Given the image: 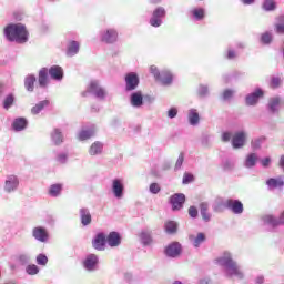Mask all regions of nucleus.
I'll use <instances>...</instances> for the list:
<instances>
[{
  "label": "nucleus",
  "instance_id": "nucleus-19",
  "mask_svg": "<svg viewBox=\"0 0 284 284\" xmlns=\"http://www.w3.org/2000/svg\"><path fill=\"white\" fill-rule=\"evenodd\" d=\"M80 216V223L83 225V227H88V225H91L92 223V213H90V209L82 207L79 211Z\"/></svg>",
  "mask_w": 284,
  "mask_h": 284
},
{
  "label": "nucleus",
  "instance_id": "nucleus-26",
  "mask_svg": "<svg viewBox=\"0 0 284 284\" xmlns=\"http://www.w3.org/2000/svg\"><path fill=\"white\" fill-rule=\"evenodd\" d=\"M207 210H210V204H207V202L200 203V214L204 223H210V221H212V214L207 212Z\"/></svg>",
  "mask_w": 284,
  "mask_h": 284
},
{
  "label": "nucleus",
  "instance_id": "nucleus-64",
  "mask_svg": "<svg viewBox=\"0 0 284 284\" xmlns=\"http://www.w3.org/2000/svg\"><path fill=\"white\" fill-rule=\"evenodd\" d=\"M231 139H232V133L227 131L222 133V141H224V143H227Z\"/></svg>",
  "mask_w": 284,
  "mask_h": 284
},
{
  "label": "nucleus",
  "instance_id": "nucleus-21",
  "mask_svg": "<svg viewBox=\"0 0 284 284\" xmlns=\"http://www.w3.org/2000/svg\"><path fill=\"white\" fill-rule=\"evenodd\" d=\"M48 74H50L49 71H48V68H42L39 71V74H38V85L42 90H45V88H48V84L50 83Z\"/></svg>",
  "mask_w": 284,
  "mask_h": 284
},
{
  "label": "nucleus",
  "instance_id": "nucleus-59",
  "mask_svg": "<svg viewBox=\"0 0 284 284\" xmlns=\"http://www.w3.org/2000/svg\"><path fill=\"white\" fill-rule=\"evenodd\" d=\"M178 115H179V109H176V106H172L169 109L168 111L169 119H176Z\"/></svg>",
  "mask_w": 284,
  "mask_h": 284
},
{
  "label": "nucleus",
  "instance_id": "nucleus-28",
  "mask_svg": "<svg viewBox=\"0 0 284 284\" xmlns=\"http://www.w3.org/2000/svg\"><path fill=\"white\" fill-rule=\"evenodd\" d=\"M266 185L268 190H276L278 187H283L284 185L283 178H270L266 180Z\"/></svg>",
  "mask_w": 284,
  "mask_h": 284
},
{
  "label": "nucleus",
  "instance_id": "nucleus-34",
  "mask_svg": "<svg viewBox=\"0 0 284 284\" xmlns=\"http://www.w3.org/2000/svg\"><path fill=\"white\" fill-rule=\"evenodd\" d=\"M187 118L190 125H199V121H201V116L199 115V111H196V109H190Z\"/></svg>",
  "mask_w": 284,
  "mask_h": 284
},
{
  "label": "nucleus",
  "instance_id": "nucleus-12",
  "mask_svg": "<svg viewBox=\"0 0 284 284\" xmlns=\"http://www.w3.org/2000/svg\"><path fill=\"white\" fill-rule=\"evenodd\" d=\"M3 190L7 194H12L19 190V178L17 175H7Z\"/></svg>",
  "mask_w": 284,
  "mask_h": 284
},
{
  "label": "nucleus",
  "instance_id": "nucleus-42",
  "mask_svg": "<svg viewBox=\"0 0 284 284\" xmlns=\"http://www.w3.org/2000/svg\"><path fill=\"white\" fill-rule=\"evenodd\" d=\"M79 141H88V139H92L94 136V130L93 129H88V130H82L79 132Z\"/></svg>",
  "mask_w": 284,
  "mask_h": 284
},
{
  "label": "nucleus",
  "instance_id": "nucleus-27",
  "mask_svg": "<svg viewBox=\"0 0 284 284\" xmlns=\"http://www.w3.org/2000/svg\"><path fill=\"white\" fill-rule=\"evenodd\" d=\"M263 224L270 227H278L281 225V217H275L274 215H264L262 217Z\"/></svg>",
  "mask_w": 284,
  "mask_h": 284
},
{
  "label": "nucleus",
  "instance_id": "nucleus-13",
  "mask_svg": "<svg viewBox=\"0 0 284 284\" xmlns=\"http://www.w3.org/2000/svg\"><path fill=\"white\" fill-rule=\"evenodd\" d=\"M111 191L115 199H122L125 194V185L123 184V180L114 179L111 184Z\"/></svg>",
  "mask_w": 284,
  "mask_h": 284
},
{
  "label": "nucleus",
  "instance_id": "nucleus-53",
  "mask_svg": "<svg viewBox=\"0 0 284 284\" xmlns=\"http://www.w3.org/2000/svg\"><path fill=\"white\" fill-rule=\"evenodd\" d=\"M55 161L58 163H61V165H65V163H68V153H64V152L58 153Z\"/></svg>",
  "mask_w": 284,
  "mask_h": 284
},
{
  "label": "nucleus",
  "instance_id": "nucleus-8",
  "mask_svg": "<svg viewBox=\"0 0 284 284\" xmlns=\"http://www.w3.org/2000/svg\"><path fill=\"white\" fill-rule=\"evenodd\" d=\"M125 82V92H134L139 84L141 83V79L139 78V73L136 72H129L124 77Z\"/></svg>",
  "mask_w": 284,
  "mask_h": 284
},
{
  "label": "nucleus",
  "instance_id": "nucleus-25",
  "mask_svg": "<svg viewBox=\"0 0 284 284\" xmlns=\"http://www.w3.org/2000/svg\"><path fill=\"white\" fill-rule=\"evenodd\" d=\"M81 49V44L79 41L71 40L67 45V57H77L79 54V50Z\"/></svg>",
  "mask_w": 284,
  "mask_h": 284
},
{
  "label": "nucleus",
  "instance_id": "nucleus-50",
  "mask_svg": "<svg viewBox=\"0 0 284 284\" xmlns=\"http://www.w3.org/2000/svg\"><path fill=\"white\" fill-rule=\"evenodd\" d=\"M222 170L224 172H232V170H234V161H232V160H224L222 162Z\"/></svg>",
  "mask_w": 284,
  "mask_h": 284
},
{
  "label": "nucleus",
  "instance_id": "nucleus-54",
  "mask_svg": "<svg viewBox=\"0 0 284 284\" xmlns=\"http://www.w3.org/2000/svg\"><path fill=\"white\" fill-rule=\"evenodd\" d=\"M193 181L194 175L192 173L185 172L182 180L183 185H189V183H192Z\"/></svg>",
  "mask_w": 284,
  "mask_h": 284
},
{
  "label": "nucleus",
  "instance_id": "nucleus-62",
  "mask_svg": "<svg viewBox=\"0 0 284 284\" xmlns=\"http://www.w3.org/2000/svg\"><path fill=\"white\" fill-rule=\"evenodd\" d=\"M145 103H148L149 105H151V103H154V95H151V94L143 95V105H145Z\"/></svg>",
  "mask_w": 284,
  "mask_h": 284
},
{
  "label": "nucleus",
  "instance_id": "nucleus-57",
  "mask_svg": "<svg viewBox=\"0 0 284 284\" xmlns=\"http://www.w3.org/2000/svg\"><path fill=\"white\" fill-rule=\"evenodd\" d=\"M225 202H217L213 205V212L221 213L223 210H225Z\"/></svg>",
  "mask_w": 284,
  "mask_h": 284
},
{
  "label": "nucleus",
  "instance_id": "nucleus-18",
  "mask_svg": "<svg viewBox=\"0 0 284 284\" xmlns=\"http://www.w3.org/2000/svg\"><path fill=\"white\" fill-rule=\"evenodd\" d=\"M281 108V97H273L268 99L266 110L268 114H278Z\"/></svg>",
  "mask_w": 284,
  "mask_h": 284
},
{
  "label": "nucleus",
  "instance_id": "nucleus-5",
  "mask_svg": "<svg viewBox=\"0 0 284 284\" xmlns=\"http://www.w3.org/2000/svg\"><path fill=\"white\" fill-rule=\"evenodd\" d=\"M165 17H168V11H165V8L158 7L153 10L149 23L152 28H161V26H163V19H165Z\"/></svg>",
  "mask_w": 284,
  "mask_h": 284
},
{
  "label": "nucleus",
  "instance_id": "nucleus-32",
  "mask_svg": "<svg viewBox=\"0 0 284 284\" xmlns=\"http://www.w3.org/2000/svg\"><path fill=\"white\" fill-rule=\"evenodd\" d=\"M14 101H17V97H14V93H9L4 97L2 101V108L3 110H9L14 105Z\"/></svg>",
  "mask_w": 284,
  "mask_h": 284
},
{
  "label": "nucleus",
  "instance_id": "nucleus-37",
  "mask_svg": "<svg viewBox=\"0 0 284 284\" xmlns=\"http://www.w3.org/2000/svg\"><path fill=\"white\" fill-rule=\"evenodd\" d=\"M50 105V100H42L38 102L31 109L32 114H40L42 110L48 108Z\"/></svg>",
  "mask_w": 284,
  "mask_h": 284
},
{
  "label": "nucleus",
  "instance_id": "nucleus-40",
  "mask_svg": "<svg viewBox=\"0 0 284 284\" xmlns=\"http://www.w3.org/2000/svg\"><path fill=\"white\" fill-rule=\"evenodd\" d=\"M262 10L264 12H274L276 10V0H263Z\"/></svg>",
  "mask_w": 284,
  "mask_h": 284
},
{
  "label": "nucleus",
  "instance_id": "nucleus-47",
  "mask_svg": "<svg viewBox=\"0 0 284 284\" xmlns=\"http://www.w3.org/2000/svg\"><path fill=\"white\" fill-rule=\"evenodd\" d=\"M263 143H265V136H260L255 140H252L251 146L253 150H261V145H263Z\"/></svg>",
  "mask_w": 284,
  "mask_h": 284
},
{
  "label": "nucleus",
  "instance_id": "nucleus-52",
  "mask_svg": "<svg viewBox=\"0 0 284 284\" xmlns=\"http://www.w3.org/2000/svg\"><path fill=\"white\" fill-rule=\"evenodd\" d=\"M183 161H185V154L180 153V155L175 162V166H174L175 172H179V170H181V168H183Z\"/></svg>",
  "mask_w": 284,
  "mask_h": 284
},
{
  "label": "nucleus",
  "instance_id": "nucleus-24",
  "mask_svg": "<svg viewBox=\"0 0 284 284\" xmlns=\"http://www.w3.org/2000/svg\"><path fill=\"white\" fill-rule=\"evenodd\" d=\"M243 145H245V132L240 131L233 136L232 146L234 150H240V148H243Z\"/></svg>",
  "mask_w": 284,
  "mask_h": 284
},
{
  "label": "nucleus",
  "instance_id": "nucleus-20",
  "mask_svg": "<svg viewBox=\"0 0 284 284\" xmlns=\"http://www.w3.org/2000/svg\"><path fill=\"white\" fill-rule=\"evenodd\" d=\"M28 119L24 116H19L12 121L11 128L13 132H23V130L28 128Z\"/></svg>",
  "mask_w": 284,
  "mask_h": 284
},
{
  "label": "nucleus",
  "instance_id": "nucleus-2",
  "mask_svg": "<svg viewBox=\"0 0 284 284\" xmlns=\"http://www.w3.org/2000/svg\"><path fill=\"white\" fill-rule=\"evenodd\" d=\"M215 263L225 270L226 276L229 277L236 276V278L241 281L245 276L239 267V264L232 258V253L230 252H224L222 256L215 260Z\"/></svg>",
  "mask_w": 284,
  "mask_h": 284
},
{
  "label": "nucleus",
  "instance_id": "nucleus-49",
  "mask_svg": "<svg viewBox=\"0 0 284 284\" xmlns=\"http://www.w3.org/2000/svg\"><path fill=\"white\" fill-rule=\"evenodd\" d=\"M234 98V90L225 89L221 95L222 101H232Z\"/></svg>",
  "mask_w": 284,
  "mask_h": 284
},
{
  "label": "nucleus",
  "instance_id": "nucleus-31",
  "mask_svg": "<svg viewBox=\"0 0 284 284\" xmlns=\"http://www.w3.org/2000/svg\"><path fill=\"white\" fill-rule=\"evenodd\" d=\"M257 162L258 155H256V153H248L244 161V168H247L248 170L255 168Z\"/></svg>",
  "mask_w": 284,
  "mask_h": 284
},
{
  "label": "nucleus",
  "instance_id": "nucleus-6",
  "mask_svg": "<svg viewBox=\"0 0 284 284\" xmlns=\"http://www.w3.org/2000/svg\"><path fill=\"white\" fill-rule=\"evenodd\" d=\"M263 97H265V90H263L261 87H257L251 93L246 94L245 105H258V102L261 101V99H263Z\"/></svg>",
  "mask_w": 284,
  "mask_h": 284
},
{
  "label": "nucleus",
  "instance_id": "nucleus-4",
  "mask_svg": "<svg viewBox=\"0 0 284 284\" xmlns=\"http://www.w3.org/2000/svg\"><path fill=\"white\" fill-rule=\"evenodd\" d=\"M150 72L161 85H170L171 83H174V75L168 69L160 71L156 65H151Z\"/></svg>",
  "mask_w": 284,
  "mask_h": 284
},
{
  "label": "nucleus",
  "instance_id": "nucleus-35",
  "mask_svg": "<svg viewBox=\"0 0 284 284\" xmlns=\"http://www.w3.org/2000/svg\"><path fill=\"white\" fill-rule=\"evenodd\" d=\"M51 141L55 145H61L63 143V132H61V129H54L51 133Z\"/></svg>",
  "mask_w": 284,
  "mask_h": 284
},
{
  "label": "nucleus",
  "instance_id": "nucleus-17",
  "mask_svg": "<svg viewBox=\"0 0 284 284\" xmlns=\"http://www.w3.org/2000/svg\"><path fill=\"white\" fill-rule=\"evenodd\" d=\"M129 101L132 108L140 109L143 105V91H132Z\"/></svg>",
  "mask_w": 284,
  "mask_h": 284
},
{
  "label": "nucleus",
  "instance_id": "nucleus-38",
  "mask_svg": "<svg viewBox=\"0 0 284 284\" xmlns=\"http://www.w3.org/2000/svg\"><path fill=\"white\" fill-rule=\"evenodd\" d=\"M191 16L195 21H203L205 19V9L194 8L191 10Z\"/></svg>",
  "mask_w": 284,
  "mask_h": 284
},
{
  "label": "nucleus",
  "instance_id": "nucleus-63",
  "mask_svg": "<svg viewBox=\"0 0 284 284\" xmlns=\"http://www.w3.org/2000/svg\"><path fill=\"white\" fill-rule=\"evenodd\" d=\"M260 163H261L262 168H267L268 165L272 164V158L266 156L264 159H261Z\"/></svg>",
  "mask_w": 284,
  "mask_h": 284
},
{
  "label": "nucleus",
  "instance_id": "nucleus-14",
  "mask_svg": "<svg viewBox=\"0 0 284 284\" xmlns=\"http://www.w3.org/2000/svg\"><path fill=\"white\" fill-rule=\"evenodd\" d=\"M100 39L103 43H116L119 39V31L116 29H105L101 32Z\"/></svg>",
  "mask_w": 284,
  "mask_h": 284
},
{
  "label": "nucleus",
  "instance_id": "nucleus-1",
  "mask_svg": "<svg viewBox=\"0 0 284 284\" xmlns=\"http://www.w3.org/2000/svg\"><path fill=\"white\" fill-rule=\"evenodd\" d=\"M4 37L11 43L23 45V43H28L30 32H28V28L23 23H9L4 28Z\"/></svg>",
  "mask_w": 284,
  "mask_h": 284
},
{
  "label": "nucleus",
  "instance_id": "nucleus-29",
  "mask_svg": "<svg viewBox=\"0 0 284 284\" xmlns=\"http://www.w3.org/2000/svg\"><path fill=\"white\" fill-rule=\"evenodd\" d=\"M90 156H99V154H103V143L100 141H95L91 144L89 149Z\"/></svg>",
  "mask_w": 284,
  "mask_h": 284
},
{
  "label": "nucleus",
  "instance_id": "nucleus-15",
  "mask_svg": "<svg viewBox=\"0 0 284 284\" xmlns=\"http://www.w3.org/2000/svg\"><path fill=\"white\" fill-rule=\"evenodd\" d=\"M225 209L230 210L233 214H243L244 206L241 200L229 199L225 201Z\"/></svg>",
  "mask_w": 284,
  "mask_h": 284
},
{
  "label": "nucleus",
  "instance_id": "nucleus-55",
  "mask_svg": "<svg viewBox=\"0 0 284 284\" xmlns=\"http://www.w3.org/2000/svg\"><path fill=\"white\" fill-rule=\"evenodd\" d=\"M18 263H20V265H28V263H30V255H28V254H20L18 256Z\"/></svg>",
  "mask_w": 284,
  "mask_h": 284
},
{
  "label": "nucleus",
  "instance_id": "nucleus-41",
  "mask_svg": "<svg viewBox=\"0 0 284 284\" xmlns=\"http://www.w3.org/2000/svg\"><path fill=\"white\" fill-rule=\"evenodd\" d=\"M63 191V185L62 184H52L49 187V195H51L53 199H57V196L61 195V192Z\"/></svg>",
  "mask_w": 284,
  "mask_h": 284
},
{
  "label": "nucleus",
  "instance_id": "nucleus-23",
  "mask_svg": "<svg viewBox=\"0 0 284 284\" xmlns=\"http://www.w3.org/2000/svg\"><path fill=\"white\" fill-rule=\"evenodd\" d=\"M49 75L53 81H63V68L60 65H52L48 69Z\"/></svg>",
  "mask_w": 284,
  "mask_h": 284
},
{
  "label": "nucleus",
  "instance_id": "nucleus-51",
  "mask_svg": "<svg viewBox=\"0 0 284 284\" xmlns=\"http://www.w3.org/2000/svg\"><path fill=\"white\" fill-rule=\"evenodd\" d=\"M197 94L202 98L207 97V94H210V88L205 84H200L197 88Z\"/></svg>",
  "mask_w": 284,
  "mask_h": 284
},
{
  "label": "nucleus",
  "instance_id": "nucleus-39",
  "mask_svg": "<svg viewBox=\"0 0 284 284\" xmlns=\"http://www.w3.org/2000/svg\"><path fill=\"white\" fill-rule=\"evenodd\" d=\"M164 230L166 234H176L179 231V224L175 221H168L164 224Z\"/></svg>",
  "mask_w": 284,
  "mask_h": 284
},
{
  "label": "nucleus",
  "instance_id": "nucleus-45",
  "mask_svg": "<svg viewBox=\"0 0 284 284\" xmlns=\"http://www.w3.org/2000/svg\"><path fill=\"white\" fill-rule=\"evenodd\" d=\"M278 23L275 24V32L277 34H284V16L277 18Z\"/></svg>",
  "mask_w": 284,
  "mask_h": 284
},
{
  "label": "nucleus",
  "instance_id": "nucleus-43",
  "mask_svg": "<svg viewBox=\"0 0 284 284\" xmlns=\"http://www.w3.org/2000/svg\"><path fill=\"white\" fill-rule=\"evenodd\" d=\"M273 39L274 38L272 36V32L266 31V32L262 33L260 41H261V43H263V45H270L272 43Z\"/></svg>",
  "mask_w": 284,
  "mask_h": 284
},
{
  "label": "nucleus",
  "instance_id": "nucleus-22",
  "mask_svg": "<svg viewBox=\"0 0 284 284\" xmlns=\"http://www.w3.org/2000/svg\"><path fill=\"white\" fill-rule=\"evenodd\" d=\"M106 243L109 247H119L121 245V234L116 231H112L106 236Z\"/></svg>",
  "mask_w": 284,
  "mask_h": 284
},
{
  "label": "nucleus",
  "instance_id": "nucleus-61",
  "mask_svg": "<svg viewBox=\"0 0 284 284\" xmlns=\"http://www.w3.org/2000/svg\"><path fill=\"white\" fill-rule=\"evenodd\" d=\"M233 81H239V79H243L245 77V72L243 71H233L232 73Z\"/></svg>",
  "mask_w": 284,
  "mask_h": 284
},
{
  "label": "nucleus",
  "instance_id": "nucleus-48",
  "mask_svg": "<svg viewBox=\"0 0 284 284\" xmlns=\"http://www.w3.org/2000/svg\"><path fill=\"white\" fill-rule=\"evenodd\" d=\"M39 266H37L36 264H29L26 267V272L27 274H29V276H37V274H39Z\"/></svg>",
  "mask_w": 284,
  "mask_h": 284
},
{
  "label": "nucleus",
  "instance_id": "nucleus-46",
  "mask_svg": "<svg viewBox=\"0 0 284 284\" xmlns=\"http://www.w3.org/2000/svg\"><path fill=\"white\" fill-rule=\"evenodd\" d=\"M36 263L37 265H41L42 267H45V265H48V255L43 253L38 254V256L36 257Z\"/></svg>",
  "mask_w": 284,
  "mask_h": 284
},
{
  "label": "nucleus",
  "instance_id": "nucleus-33",
  "mask_svg": "<svg viewBox=\"0 0 284 284\" xmlns=\"http://www.w3.org/2000/svg\"><path fill=\"white\" fill-rule=\"evenodd\" d=\"M140 241L144 247L152 244V231H142L140 233Z\"/></svg>",
  "mask_w": 284,
  "mask_h": 284
},
{
  "label": "nucleus",
  "instance_id": "nucleus-9",
  "mask_svg": "<svg viewBox=\"0 0 284 284\" xmlns=\"http://www.w3.org/2000/svg\"><path fill=\"white\" fill-rule=\"evenodd\" d=\"M169 203L173 212H179V210H183V205H185V194L174 193L170 196Z\"/></svg>",
  "mask_w": 284,
  "mask_h": 284
},
{
  "label": "nucleus",
  "instance_id": "nucleus-3",
  "mask_svg": "<svg viewBox=\"0 0 284 284\" xmlns=\"http://www.w3.org/2000/svg\"><path fill=\"white\" fill-rule=\"evenodd\" d=\"M88 94L94 97V99H98V101H105V97H108L105 89L101 87L99 80H92L87 90L82 92V97H88Z\"/></svg>",
  "mask_w": 284,
  "mask_h": 284
},
{
  "label": "nucleus",
  "instance_id": "nucleus-30",
  "mask_svg": "<svg viewBox=\"0 0 284 284\" xmlns=\"http://www.w3.org/2000/svg\"><path fill=\"white\" fill-rule=\"evenodd\" d=\"M34 83H37L36 74H28L24 78V89L27 90V92H34Z\"/></svg>",
  "mask_w": 284,
  "mask_h": 284
},
{
  "label": "nucleus",
  "instance_id": "nucleus-11",
  "mask_svg": "<svg viewBox=\"0 0 284 284\" xmlns=\"http://www.w3.org/2000/svg\"><path fill=\"white\" fill-rule=\"evenodd\" d=\"M106 245H108V239L105 236V233L103 232L97 233L92 240L93 250H97L98 252H103L105 251Z\"/></svg>",
  "mask_w": 284,
  "mask_h": 284
},
{
  "label": "nucleus",
  "instance_id": "nucleus-60",
  "mask_svg": "<svg viewBox=\"0 0 284 284\" xmlns=\"http://www.w3.org/2000/svg\"><path fill=\"white\" fill-rule=\"evenodd\" d=\"M278 85H281V78H278V77L271 78V88L273 90H276V88H278Z\"/></svg>",
  "mask_w": 284,
  "mask_h": 284
},
{
  "label": "nucleus",
  "instance_id": "nucleus-56",
  "mask_svg": "<svg viewBox=\"0 0 284 284\" xmlns=\"http://www.w3.org/2000/svg\"><path fill=\"white\" fill-rule=\"evenodd\" d=\"M149 191L151 194H159V192H161V185H159L156 182H153L150 184Z\"/></svg>",
  "mask_w": 284,
  "mask_h": 284
},
{
  "label": "nucleus",
  "instance_id": "nucleus-10",
  "mask_svg": "<svg viewBox=\"0 0 284 284\" xmlns=\"http://www.w3.org/2000/svg\"><path fill=\"white\" fill-rule=\"evenodd\" d=\"M83 267L87 272H97L99 270V256L97 254H88L83 261Z\"/></svg>",
  "mask_w": 284,
  "mask_h": 284
},
{
  "label": "nucleus",
  "instance_id": "nucleus-36",
  "mask_svg": "<svg viewBox=\"0 0 284 284\" xmlns=\"http://www.w3.org/2000/svg\"><path fill=\"white\" fill-rule=\"evenodd\" d=\"M224 57L227 59V61H234L239 59V51L234 50V44L227 45Z\"/></svg>",
  "mask_w": 284,
  "mask_h": 284
},
{
  "label": "nucleus",
  "instance_id": "nucleus-16",
  "mask_svg": "<svg viewBox=\"0 0 284 284\" xmlns=\"http://www.w3.org/2000/svg\"><path fill=\"white\" fill-rule=\"evenodd\" d=\"M32 236L33 239H36V241H39L40 243H48V240L50 239L48 230L43 226L33 227Z\"/></svg>",
  "mask_w": 284,
  "mask_h": 284
},
{
  "label": "nucleus",
  "instance_id": "nucleus-58",
  "mask_svg": "<svg viewBox=\"0 0 284 284\" xmlns=\"http://www.w3.org/2000/svg\"><path fill=\"white\" fill-rule=\"evenodd\" d=\"M189 216H191V219H199V209H196L194 205L190 206Z\"/></svg>",
  "mask_w": 284,
  "mask_h": 284
},
{
  "label": "nucleus",
  "instance_id": "nucleus-44",
  "mask_svg": "<svg viewBox=\"0 0 284 284\" xmlns=\"http://www.w3.org/2000/svg\"><path fill=\"white\" fill-rule=\"evenodd\" d=\"M205 233H197V235L193 240L194 247H201L202 243H205Z\"/></svg>",
  "mask_w": 284,
  "mask_h": 284
},
{
  "label": "nucleus",
  "instance_id": "nucleus-7",
  "mask_svg": "<svg viewBox=\"0 0 284 284\" xmlns=\"http://www.w3.org/2000/svg\"><path fill=\"white\" fill-rule=\"evenodd\" d=\"M164 254L168 258H179L183 254V245L178 241L171 242L164 247Z\"/></svg>",
  "mask_w": 284,
  "mask_h": 284
}]
</instances>
